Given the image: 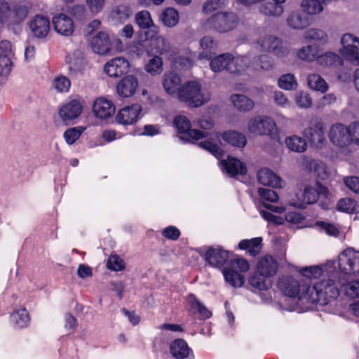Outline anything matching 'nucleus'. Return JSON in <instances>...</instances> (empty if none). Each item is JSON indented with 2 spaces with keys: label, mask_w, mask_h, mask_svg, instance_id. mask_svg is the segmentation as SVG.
Returning <instances> with one entry per match:
<instances>
[{
  "label": "nucleus",
  "mask_w": 359,
  "mask_h": 359,
  "mask_svg": "<svg viewBox=\"0 0 359 359\" xmlns=\"http://www.w3.org/2000/svg\"><path fill=\"white\" fill-rule=\"evenodd\" d=\"M340 271L336 277H324L317 281L313 286H303L302 294L299 297L302 304L319 303L326 305L334 301L339 295V284L341 279Z\"/></svg>",
  "instance_id": "nucleus-1"
},
{
  "label": "nucleus",
  "mask_w": 359,
  "mask_h": 359,
  "mask_svg": "<svg viewBox=\"0 0 359 359\" xmlns=\"http://www.w3.org/2000/svg\"><path fill=\"white\" fill-rule=\"evenodd\" d=\"M93 51L99 55H105L111 50V41L107 33L100 32L90 41Z\"/></svg>",
  "instance_id": "nucleus-23"
},
{
  "label": "nucleus",
  "mask_w": 359,
  "mask_h": 359,
  "mask_svg": "<svg viewBox=\"0 0 359 359\" xmlns=\"http://www.w3.org/2000/svg\"><path fill=\"white\" fill-rule=\"evenodd\" d=\"M260 14L269 18L280 17L284 11V6L278 5L274 1H267L260 4L258 7Z\"/></svg>",
  "instance_id": "nucleus-35"
},
{
  "label": "nucleus",
  "mask_w": 359,
  "mask_h": 359,
  "mask_svg": "<svg viewBox=\"0 0 359 359\" xmlns=\"http://www.w3.org/2000/svg\"><path fill=\"white\" fill-rule=\"evenodd\" d=\"M309 87L315 91L324 93L327 91L329 86L326 81L318 74H310L307 76Z\"/></svg>",
  "instance_id": "nucleus-45"
},
{
  "label": "nucleus",
  "mask_w": 359,
  "mask_h": 359,
  "mask_svg": "<svg viewBox=\"0 0 359 359\" xmlns=\"http://www.w3.org/2000/svg\"><path fill=\"white\" fill-rule=\"evenodd\" d=\"M52 23L55 31L62 36L73 35L75 27L72 18L65 13H59L53 17Z\"/></svg>",
  "instance_id": "nucleus-16"
},
{
  "label": "nucleus",
  "mask_w": 359,
  "mask_h": 359,
  "mask_svg": "<svg viewBox=\"0 0 359 359\" xmlns=\"http://www.w3.org/2000/svg\"><path fill=\"white\" fill-rule=\"evenodd\" d=\"M139 86L138 79L133 75H128L118 81L116 92L122 97H130L136 92Z\"/></svg>",
  "instance_id": "nucleus-19"
},
{
  "label": "nucleus",
  "mask_w": 359,
  "mask_h": 359,
  "mask_svg": "<svg viewBox=\"0 0 359 359\" xmlns=\"http://www.w3.org/2000/svg\"><path fill=\"white\" fill-rule=\"evenodd\" d=\"M223 172L233 177L236 175H244L247 172L245 165L238 159L229 156L221 161Z\"/></svg>",
  "instance_id": "nucleus-26"
},
{
  "label": "nucleus",
  "mask_w": 359,
  "mask_h": 359,
  "mask_svg": "<svg viewBox=\"0 0 359 359\" xmlns=\"http://www.w3.org/2000/svg\"><path fill=\"white\" fill-rule=\"evenodd\" d=\"M350 145L359 146V122H353L348 126Z\"/></svg>",
  "instance_id": "nucleus-63"
},
{
  "label": "nucleus",
  "mask_w": 359,
  "mask_h": 359,
  "mask_svg": "<svg viewBox=\"0 0 359 359\" xmlns=\"http://www.w3.org/2000/svg\"><path fill=\"white\" fill-rule=\"evenodd\" d=\"M82 105L76 100L63 104L59 109V116L63 121H72L76 118L81 113Z\"/></svg>",
  "instance_id": "nucleus-24"
},
{
  "label": "nucleus",
  "mask_w": 359,
  "mask_h": 359,
  "mask_svg": "<svg viewBox=\"0 0 359 359\" xmlns=\"http://www.w3.org/2000/svg\"><path fill=\"white\" fill-rule=\"evenodd\" d=\"M194 123L203 130H201V132L207 133V135L205 137L208 136L209 135H211L212 136H213L216 138L219 137V135L217 133H214V132L209 133L208 132L209 130H211L215 126V123L212 119L203 118L198 119L197 121H195L194 122Z\"/></svg>",
  "instance_id": "nucleus-58"
},
{
  "label": "nucleus",
  "mask_w": 359,
  "mask_h": 359,
  "mask_svg": "<svg viewBox=\"0 0 359 359\" xmlns=\"http://www.w3.org/2000/svg\"><path fill=\"white\" fill-rule=\"evenodd\" d=\"M348 134V126L339 123L333 124L328 133V137L332 144L340 154L345 156H348L353 152Z\"/></svg>",
  "instance_id": "nucleus-7"
},
{
  "label": "nucleus",
  "mask_w": 359,
  "mask_h": 359,
  "mask_svg": "<svg viewBox=\"0 0 359 359\" xmlns=\"http://www.w3.org/2000/svg\"><path fill=\"white\" fill-rule=\"evenodd\" d=\"M93 111L97 118L106 119L111 117L114 114L115 106L111 100L100 97L95 100Z\"/></svg>",
  "instance_id": "nucleus-21"
},
{
  "label": "nucleus",
  "mask_w": 359,
  "mask_h": 359,
  "mask_svg": "<svg viewBox=\"0 0 359 359\" xmlns=\"http://www.w3.org/2000/svg\"><path fill=\"white\" fill-rule=\"evenodd\" d=\"M171 60L174 66L176 67H181L182 69H189L193 66V59L189 55H175L171 57Z\"/></svg>",
  "instance_id": "nucleus-57"
},
{
  "label": "nucleus",
  "mask_w": 359,
  "mask_h": 359,
  "mask_svg": "<svg viewBox=\"0 0 359 359\" xmlns=\"http://www.w3.org/2000/svg\"><path fill=\"white\" fill-rule=\"evenodd\" d=\"M142 109L139 104L125 107L118 111L116 121L123 126L133 125L139 119Z\"/></svg>",
  "instance_id": "nucleus-17"
},
{
  "label": "nucleus",
  "mask_w": 359,
  "mask_h": 359,
  "mask_svg": "<svg viewBox=\"0 0 359 359\" xmlns=\"http://www.w3.org/2000/svg\"><path fill=\"white\" fill-rule=\"evenodd\" d=\"M231 269H224L223 274L227 283L235 287H241L245 281L244 276L235 270L240 272H246L250 269V265L247 260L243 258H236L231 262Z\"/></svg>",
  "instance_id": "nucleus-11"
},
{
  "label": "nucleus",
  "mask_w": 359,
  "mask_h": 359,
  "mask_svg": "<svg viewBox=\"0 0 359 359\" xmlns=\"http://www.w3.org/2000/svg\"><path fill=\"white\" fill-rule=\"evenodd\" d=\"M131 16L130 8L123 5H120L111 10L109 18L114 24L125 22Z\"/></svg>",
  "instance_id": "nucleus-42"
},
{
  "label": "nucleus",
  "mask_w": 359,
  "mask_h": 359,
  "mask_svg": "<svg viewBox=\"0 0 359 359\" xmlns=\"http://www.w3.org/2000/svg\"><path fill=\"white\" fill-rule=\"evenodd\" d=\"M228 4V0H206L202 4L201 13L203 15H212L217 10L226 7Z\"/></svg>",
  "instance_id": "nucleus-47"
},
{
  "label": "nucleus",
  "mask_w": 359,
  "mask_h": 359,
  "mask_svg": "<svg viewBox=\"0 0 359 359\" xmlns=\"http://www.w3.org/2000/svg\"><path fill=\"white\" fill-rule=\"evenodd\" d=\"M250 284L260 290H268L271 287V280L268 277L262 276L259 273L250 278Z\"/></svg>",
  "instance_id": "nucleus-54"
},
{
  "label": "nucleus",
  "mask_w": 359,
  "mask_h": 359,
  "mask_svg": "<svg viewBox=\"0 0 359 359\" xmlns=\"http://www.w3.org/2000/svg\"><path fill=\"white\" fill-rule=\"evenodd\" d=\"M151 34V36L146 44V51L148 55H165L168 59H171V57L176 55L175 47L165 36Z\"/></svg>",
  "instance_id": "nucleus-8"
},
{
  "label": "nucleus",
  "mask_w": 359,
  "mask_h": 359,
  "mask_svg": "<svg viewBox=\"0 0 359 359\" xmlns=\"http://www.w3.org/2000/svg\"><path fill=\"white\" fill-rule=\"evenodd\" d=\"M180 76L173 72H169L165 73L163 77V86L165 92L169 95L178 94L179 89H180L181 84Z\"/></svg>",
  "instance_id": "nucleus-30"
},
{
  "label": "nucleus",
  "mask_w": 359,
  "mask_h": 359,
  "mask_svg": "<svg viewBox=\"0 0 359 359\" xmlns=\"http://www.w3.org/2000/svg\"><path fill=\"white\" fill-rule=\"evenodd\" d=\"M250 58L248 56L234 57L230 53H223L212 59L210 67L212 72H220L226 70L229 73H240L249 66Z\"/></svg>",
  "instance_id": "nucleus-6"
},
{
  "label": "nucleus",
  "mask_w": 359,
  "mask_h": 359,
  "mask_svg": "<svg viewBox=\"0 0 359 359\" xmlns=\"http://www.w3.org/2000/svg\"><path fill=\"white\" fill-rule=\"evenodd\" d=\"M239 22L238 16L232 11L217 12L201 22L205 30L226 33L234 29Z\"/></svg>",
  "instance_id": "nucleus-4"
},
{
  "label": "nucleus",
  "mask_w": 359,
  "mask_h": 359,
  "mask_svg": "<svg viewBox=\"0 0 359 359\" xmlns=\"http://www.w3.org/2000/svg\"><path fill=\"white\" fill-rule=\"evenodd\" d=\"M129 66L127 60L118 57L108 61L104 65V71L110 77H118L128 72Z\"/></svg>",
  "instance_id": "nucleus-22"
},
{
  "label": "nucleus",
  "mask_w": 359,
  "mask_h": 359,
  "mask_svg": "<svg viewBox=\"0 0 359 359\" xmlns=\"http://www.w3.org/2000/svg\"><path fill=\"white\" fill-rule=\"evenodd\" d=\"M327 1L328 0H302L300 7L308 15H316L323 12V4Z\"/></svg>",
  "instance_id": "nucleus-39"
},
{
  "label": "nucleus",
  "mask_w": 359,
  "mask_h": 359,
  "mask_svg": "<svg viewBox=\"0 0 359 359\" xmlns=\"http://www.w3.org/2000/svg\"><path fill=\"white\" fill-rule=\"evenodd\" d=\"M287 25L293 29L302 30L311 25L307 16L300 11H292L286 18Z\"/></svg>",
  "instance_id": "nucleus-29"
},
{
  "label": "nucleus",
  "mask_w": 359,
  "mask_h": 359,
  "mask_svg": "<svg viewBox=\"0 0 359 359\" xmlns=\"http://www.w3.org/2000/svg\"><path fill=\"white\" fill-rule=\"evenodd\" d=\"M198 145L212 154L216 158H219L223 155V150L219 147L216 144L210 141H203L198 144Z\"/></svg>",
  "instance_id": "nucleus-64"
},
{
  "label": "nucleus",
  "mask_w": 359,
  "mask_h": 359,
  "mask_svg": "<svg viewBox=\"0 0 359 359\" xmlns=\"http://www.w3.org/2000/svg\"><path fill=\"white\" fill-rule=\"evenodd\" d=\"M201 52L198 54V59L210 60L215 54L218 43L210 36H205L200 40Z\"/></svg>",
  "instance_id": "nucleus-31"
},
{
  "label": "nucleus",
  "mask_w": 359,
  "mask_h": 359,
  "mask_svg": "<svg viewBox=\"0 0 359 359\" xmlns=\"http://www.w3.org/2000/svg\"><path fill=\"white\" fill-rule=\"evenodd\" d=\"M222 138L225 142L238 148H243L247 143L245 136L243 133L235 130L224 132Z\"/></svg>",
  "instance_id": "nucleus-38"
},
{
  "label": "nucleus",
  "mask_w": 359,
  "mask_h": 359,
  "mask_svg": "<svg viewBox=\"0 0 359 359\" xmlns=\"http://www.w3.org/2000/svg\"><path fill=\"white\" fill-rule=\"evenodd\" d=\"M177 97L180 101L193 107H201L210 100V93L202 88L198 81H190L183 84L179 89Z\"/></svg>",
  "instance_id": "nucleus-3"
},
{
  "label": "nucleus",
  "mask_w": 359,
  "mask_h": 359,
  "mask_svg": "<svg viewBox=\"0 0 359 359\" xmlns=\"http://www.w3.org/2000/svg\"><path fill=\"white\" fill-rule=\"evenodd\" d=\"M303 133L304 137L317 147H321L325 142L323 123L317 120L311 121L310 125L304 129Z\"/></svg>",
  "instance_id": "nucleus-15"
},
{
  "label": "nucleus",
  "mask_w": 359,
  "mask_h": 359,
  "mask_svg": "<svg viewBox=\"0 0 359 359\" xmlns=\"http://www.w3.org/2000/svg\"><path fill=\"white\" fill-rule=\"evenodd\" d=\"M253 47L257 51L271 53L278 58L286 57L290 53L289 46L278 36L264 34L254 41Z\"/></svg>",
  "instance_id": "nucleus-5"
},
{
  "label": "nucleus",
  "mask_w": 359,
  "mask_h": 359,
  "mask_svg": "<svg viewBox=\"0 0 359 359\" xmlns=\"http://www.w3.org/2000/svg\"><path fill=\"white\" fill-rule=\"evenodd\" d=\"M276 128L274 121L265 116H257L251 118L248 123V130L250 133L259 135H269Z\"/></svg>",
  "instance_id": "nucleus-12"
},
{
  "label": "nucleus",
  "mask_w": 359,
  "mask_h": 359,
  "mask_svg": "<svg viewBox=\"0 0 359 359\" xmlns=\"http://www.w3.org/2000/svg\"><path fill=\"white\" fill-rule=\"evenodd\" d=\"M187 301L191 309L197 311L202 318H208L211 316V313L194 294H189L187 297Z\"/></svg>",
  "instance_id": "nucleus-52"
},
{
  "label": "nucleus",
  "mask_w": 359,
  "mask_h": 359,
  "mask_svg": "<svg viewBox=\"0 0 359 359\" xmlns=\"http://www.w3.org/2000/svg\"><path fill=\"white\" fill-rule=\"evenodd\" d=\"M29 28L34 36L39 39L45 38L50 29L49 19L46 16L36 15L31 20Z\"/></svg>",
  "instance_id": "nucleus-20"
},
{
  "label": "nucleus",
  "mask_w": 359,
  "mask_h": 359,
  "mask_svg": "<svg viewBox=\"0 0 359 359\" xmlns=\"http://www.w3.org/2000/svg\"><path fill=\"white\" fill-rule=\"evenodd\" d=\"M84 128L82 127H75L67 129L64 133V138L68 144H74L81 136Z\"/></svg>",
  "instance_id": "nucleus-60"
},
{
  "label": "nucleus",
  "mask_w": 359,
  "mask_h": 359,
  "mask_svg": "<svg viewBox=\"0 0 359 359\" xmlns=\"http://www.w3.org/2000/svg\"><path fill=\"white\" fill-rule=\"evenodd\" d=\"M303 37L304 39L318 41L321 44H325L328 41V35L326 32L319 28L308 29L304 32Z\"/></svg>",
  "instance_id": "nucleus-49"
},
{
  "label": "nucleus",
  "mask_w": 359,
  "mask_h": 359,
  "mask_svg": "<svg viewBox=\"0 0 359 359\" xmlns=\"http://www.w3.org/2000/svg\"><path fill=\"white\" fill-rule=\"evenodd\" d=\"M29 320V314L25 309H17L11 316V321L16 329L26 327Z\"/></svg>",
  "instance_id": "nucleus-44"
},
{
  "label": "nucleus",
  "mask_w": 359,
  "mask_h": 359,
  "mask_svg": "<svg viewBox=\"0 0 359 359\" xmlns=\"http://www.w3.org/2000/svg\"><path fill=\"white\" fill-rule=\"evenodd\" d=\"M285 143L290 151L297 153L304 152L307 148L306 140L296 135L287 137L285 140Z\"/></svg>",
  "instance_id": "nucleus-43"
},
{
  "label": "nucleus",
  "mask_w": 359,
  "mask_h": 359,
  "mask_svg": "<svg viewBox=\"0 0 359 359\" xmlns=\"http://www.w3.org/2000/svg\"><path fill=\"white\" fill-rule=\"evenodd\" d=\"M160 20L165 27H173L179 22L178 12L173 8H167L162 11Z\"/></svg>",
  "instance_id": "nucleus-51"
},
{
  "label": "nucleus",
  "mask_w": 359,
  "mask_h": 359,
  "mask_svg": "<svg viewBox=\"0 0 359 359\" xmlns=\"http://www.w3.org/2000/svg\"><path fill=\"white\" fill-rule=\"evenodd\" d=\"M294 102L301 109H309L312 107L313 100L309 93L305 91H299L294 95Z\"/></svg>",
  "instance_id": "nucleus-55"
},
{
  "label": "nucleus",
  "mask_w": 359,
  "mask_h": 359,
  "mask_svg": "<svg viewBox=\"0 0 359 359\" xmlns=\"http://www.w3.org/2000/svg\"><path fill=\"white\" fill-rule=\"evenodd\" d=\"M71 86L69 79L65 76H59L53 81V88L59 93L68 92Z\"/></svg>",
  "instance_id": "nucleus-59"
},
{
  "label": "nucleus",
  "mask_w": 359,
  "mask_h": 359,
  "mask_svg": "<svg viewBox=\"0 0 359 359\" xmlns=\"http://www.w3.org/2000/svg\"><path fill=\"white\" fill-rule=\"evenodd\" d=\"M66 61L69 65V70L73 73L82 72L86 65L83 53L80 50H75L69 54Z\"/></svg>",
  "instance_id": "nucleus-36"
},
{
  "label": "nucleus",
  "mask_w": 359,
  "mask_h": 359,
  "mask_svg": "<svg viewBox=\"0 0 359 359\" xmlns=\"http://www.w3.org/2000/svg\"><path fill=\"white\" fill-rule=\"evenodd\" d=\"M107 266L110 270L119 271L125 268V263L118 255H111L108 258Z\"/></svg>",
  "instance_id": "nucleus-61"
},
{
  "label": "nucleus",
  "mask_w": 359,
  "mask_h": 359,
  "mask_svg": "<svg viewBox=\"0 0 359 359\" xmlns=\"http://www.w3.org/2000/svg\"><path fill=\"white\" fill-rule=\"evenodd\" d=\"M317 63L323 67H332L341 65L343 60L339 55L332 52H326L324 54L319 55L316 59Z\"/></svg>",
  "instance_id": "nucleus-46"
},
{
  "label": "nucleus",
  "mask_w": 359,
  "mask_h": 359,
  "mask_svg": "<svg viewBox=\"0 0 359 359\" xmlns=\"http://www.w3.org/2000/svg\"><path fill=\"white\" fill-rule=\"evenodd\" d=\"M144 65V70L151 76H159L163 72V58L158 55H152Z\"/></svg>",
  "instance_id": "nucleus-40"
},
{
  "label": "nucleus",
  "mask_w": 359,
  "mask_h": 359,
  "mask_svg": "<svg viewBox=\"0 0 359 359\" xmlns=\"http://www.w3.org/2000/svg\"><path fill=\"white\" fill-rule=\"evenodd\" d=\"M174 125L179 133L189 140H198L205 137L207 133L201 132L198 129H191L189 120L184 116L180 115L175 118Z\"/></svg>",
  "instance_id": "nucleus-13"
},
{
  "label": "nucleus",
  "mask_w": 359,
  "mask_h": 359,
  "mask_svg": "<svg viewBox=\"0 0 359 359\" xmlns=\"http://www.w3.org/2000/svg\"><path fill=\"white\" fill-rule=\"evenodd\" d=\"M299 272L304 277L309 279L318 278L336 277L338 274V262L329 260L323 265L306 266L301 268Z\"/></svg>",
  "instance_id": "nucleus-10"
},
{
  "label": "nucleus",
  "mask_w": 359,
  "mask_h": 359,
  "mask_svg": "<svg viewBox=\"0 0 359 359\" xmlns=\"http://www.w3.org/2000/svg\"><path fill=\"white\" fill-rule=\"evenodd\" d=\"M298 198L303 203L299 205L302 208L304 206V204H312L316 203L318 198L316 190L310 187H306L304 192L302 193L301 196H298Z\"/></svg>",
  "instance_id": "nucleus-56"
},
{
  "label": "nucleus",
  "mask_w": 359,
  "mask_h": 359,
  "mask_svg": "<svg viewBox=\"0 0 359 359\" xmlns=\"http://www.w3.org/2000/svg\"><path fill=\"white\" fill-rule=\"evenodd\" d=\"M278 270V263L271 256H264L257 262V271L262 276L270 277L274 276Z\"/></svg>",
  "instance_id": "nucleus-27"
},
{
  "label": "nucleus",
  "mask_w": 359,
  "mask_h": 359,
  "mask_svg": "<svg viewBox=\"0 0 359 359\" xmlns=\"http://www.w3.org/2000/svg\"><path fill=\"white\" fill-rule=\"evenodd\" d=\"M306 163L307 168L318 178L324 180L330 176L331 172L323 162L315 159H309Z\"/></svg>",
  "instance_id": "nucleus-34"
},
{
  "label": "nucleus",
  "mask_w": 359,
  "mask_h": 359,
  "mask_svg": "<svg viewBox=\"0 0 359 359\" xmlns=\"http://www.w3.org/2000/svg\"><path fill=\"white\" fill-rule=\"evenodd\" d=\"M262 242V238L261 237L244 239L239 242L238 248L241 250H247L248 253L251 256H256L261 251Z\"/></svg>",
  "instance_id": "nucleus-41"
},
{
  "label": "nucleus",
  "mask_w": 359,
  "mask_h": 359,
  "mask_svg": "<svg viewBox=\"0 0 359 359\" xmlns=\"http://www.w3.org/2000/svg\"><path fill=\"white\" fill-rule=\"evenodd\" d=\"M170 351L175 359L194 358L192 350L189 347L187 343L178 339L172 341L170 346Z\"/></svg>",
  "instance_id": "nucleus-25"
},
{
  "label": "nucleus",
  "mask_w": 359,
  "mask_h": 359,
  "mask_svg": "<svg viewBox=\"0 0 359 359\" xmlns=\"http://www.w3.org/2000/svg\"><path fill=\"white\" fill-rule=\"evenodd\" d=\"M338 268L342 278L340 285L345 294L351 298L359 297V280H350L348 278L359 273V251L352 248L344 250L338 257Z\"/></svg>",
  "instance_id": "nucleus-2"
},
{
  "label": "nucleus",
  "mask_w": 359,
  "mask_h": 359,
  "mask_svg": "<svg viewBox=\"0 0 359 359\" xmlns=\"http://www.w3.org/2000/svg\"><path fill=\"white\" fill-rule=\"evenodd\" d=\"M206 262L211 266L220 269L229 259V252L220 246L210 247L203 255Z\"/></svg>",
  "instance_id": "nucleus-14"
},
{
  "label": "nucleus",
  "mask_w": 359,
  "mask_h": 359,
  "mask_svg": "<svg viewBox=\"0 0 359 359\" xmlns=\"http://www.w3.org/2000/svg\"><path fill=\"white\" fill-rule=\"evenodd\" d=\"M229 101L233 107L241 112L250 111L255 107L254 102L243 94H232L229 97Z\"/></svg>",
  "instance_id": "nucleus-32"
},
{
  "label": "nucleus",
  "mask_w": 359,
  "mask_h": 359,
  "mask_svg": "<svg viewBox=\"0 0 359 359\" xmlns=\"http://www.w3.org/2000/svg\"><path fill=\"white\" fill-rule=\"evenodd\" d=\"M278 86L285 90H293L297 88L298 82L294 74H285L278 79Z\"/></svg>",
  "instance_id": "nucleus-53"
},
{
  "label": "nucleus",
  "mask_w": 359,
  "mask_h": 359,
  "mask_svg": "<svg viewBox=\"0 0 359 359\" xmlns=\"http://www.w3.org/2000/svg\"><path fill=\"white\" fill-rule=\"evenodd\" d=\"M30 4L25 1H20L13 3L12 5L13 26L20 25L24 22L29 13Z\"/></svg>",
  "instance_id": "nucleus-28"
},
{
  "label": "nucleus",
  "mask_w": 359,
  "mask_h": 359,
  "mask_svg": "<svg viewBox=\"0 0 359 359\" xmlns=\"http://www.w3.org/2000/svg\"><path fill=\"white\" fill-rule=\"evenodd\" d=\"M337 101V96L336 94L333 93L325 94L317 102L316 108L318 109H323L333 105Z\"/></svg>",
  "instance_id": "nucleus-62"
},
{
  "label": "nucleus",
  "mask_w": 359,
  "mask_h": 359,
  "mask_svg": "<svg viewBox=\"0 0 359 359\" xmlns=\"http://www.w3.org/2000/svg\"><path fill=\"white\" fill-rule=\"evenodd\" d=\"M259 183L274 188L281 187V180L273 171L268 168H262L257 173Z\"/></svg>",
  "instance_id": "nucleus-33"
},
{
  "label": "nucleus",
  "mask_w": 359,
  "mask_h": 359,
  "mask_svg": "<svg viewBox=\"0 0 359 359\" xmlns=\"http://www.w3.org/2000/svg\"><path fill=\"white\" fill-rule=\"evenodd\" d=\"M136 22L138 26L143 29L151 28V30L147 32L154 33L156 34L158 33V27H156L151 18V14L147 11H141L136 14Z\"/></svg>",
  "instance_id": "nucleus-37"
},
{
  "label": "nucleus",
  "mask_w": 359,
  "mask_h": 359,
  "mask_svg": "<svg viewBox=\"0 0 359 359\" xmlns=\"http://www.w3.org/2000/svg\"><path fill=\"white\" fill-rule=\"evenodd\" d=\"M318 49L313 45H306L297 50V57L302 61L311 62L316 60Z\"/></svg>",
  "instance_id": "nucleus-48"
},
{
  "label": "nucleus",
  "mask_w": 359,
  "mask_h": 359,
  "mask_svg": "<svg viewBox=\"0 0 359 359\" xmlns=\"http://www.w3.org/2000/svg\"><path fill=\"white\" fill-rule=\"evenodd\" d=\"M0 25L8 27L13 26L12 6L6 0H0Z\"/></svg>",
  "instance_id": "nucleus-50"
},
{
  "label": "nucleus",
  "mask_w": 359,
  "mask_h": 359,
  "mask_svg": "<svg viewBox=\"0 0 359 359\" xmlns=\"http://www.w3.org/2000/svg\"><path fill=\"white\" fill-rule=\"evenodd\" d=\"M340 54L351 64L359 65V38L351 33L343 34L340 40Z\"/></svg>",
  "instance_id": "nucleus-9"
},
{
  "label": "nucleus",
  "mask_w": 359,
  "mask_h": 359,
  "mask_svg": "<svg viewBox=\"0 0 359 359\" xmlns=\"http://www.w3.org/2000/svg\"><path fill=\"white\" fill-rule=\"evenodd\" d=\"M278 285L280 291L283 294L290 297H297L301 302L299 297L302 292H300V284L294 278L283 276L279 279Z\"/></svg>",
  "instance_id": "nucleus-18"
}]
</instances>
